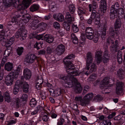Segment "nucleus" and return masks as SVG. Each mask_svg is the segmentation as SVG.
Segmentation results:
<instances>
[{
  "label": "nucleus",
  "instance_id": "obj_6",
  "mask_svg": "<svg viewBox=\"0 0 125 125\" xmlns=\"http://www.w3.org/2000/svg\"><path fill=\"white\" fill-rule=\"evenodd\" d=\"M74 20V18L73 17H71L70 13L66 12L64 21L63 23V26L66 30L68 31L70 30V24Z\"/></svg>",
  "mask_w": 125,
  "mask_h": 125
},
{
  "label": "nucleus",
  "instance_id": "obj_47",
  "mask_svg": "<svg viewBox=\"0 0 125 125\" xmlns=\"http://www.w3.org/2000/svg\"><path fill=\"white\" fill-rule=\"evenodd\" d=\"M28 97V96L26 94H23L21 99L22 101H25L27 100Z\"/></svg>",
  "mask_w": 125,
  "mask_h": 125
},
{
  "label": "nucleus",
  "instance_id": "obj_13",
  "mask_svg": "<svg viewBox=\"0 0 125 125\" xmlns=\"http://www.w3.org/2000/svg\"><path fill=\"white\" fill-rule=\"evenodd\" d=\"M31 0H23L22 4L18 6V8H20V10L26 8L30 4Z\"/></svg>",
  "mask_w": 125,
  "mask_h": 125
},
{
  "label": "nucleus",
  "instance_id": "obj_4",
  "mask_svg": "<svg viewBox=\"0 0 125 125\" xmlns=\"http://www.w3.org/2000/svg\"><path fill=\"white\" fill-rule=\"evenodd\" d=\"M85 35L88 39L93 40L94 43H97L98 41V35L94 33V30L91 27H88L86 28Z\"/></svg>",
  "mask_w": 125,
  "mask_h": 125
},
{
  "label": "nucleus",
  "instance_id": "obj_19",
  "mask_svg": "<svg viewBox=\"0 0 125 125\" xmlns=\"http://www.w3.org/2000/svg\"><path fill=\"white\" fill-rule=\"evenodd\" d=\"M23 74L24 78L26 80L29 79L31 76V71L27 68H25L23 72Z\"/></svg>",
  "mask_w": 125,
  "mask_h": 125
},
{
  "label": "nucleus",
  "instance_id": "obj_32",
  "mask_svg": "<svg viewBox=\"0 0 125 125\" xmlns=\"http://www.w3.org/2000/svg\"><path fill=\"white\" fill-rule=\"evenodd\" d=\"M69 9L70 12L72 13H73L75 10V7L74 5L73 4H70L69 6Z\"/></svg>",
  "mask_w": 125,
  "mask_h": 125
},
{
  "label": "nucleus",
  "instance_id": "obj_46",
  "mask_svg": "<svg viewBox=\"0 0 125 125\" xmlns=\"http://www.w3.org/2000/svg\"><path fill=\"white\" fill-rule=\"evenodd\" d=\"M53 26L54 28L57 29H59L60 28V25L59 23L57 22H54L53 24Z\"/></svg>",
  "mask_w": 125,
  "mask_h": 125
},
{
  "label": "nucleus",
  "instance_id": "obj_25",
  "mask_svg": "<svg viewBox=\"0 0 125 125\" xmlns=\"http://www.w3.org/2000/svg\"><path fill=\"white\" fill-rule=\"evenodd\" d=\"M96 15L94 19V21L95 25H97L100 27V18L99 14L95 12Z\"/></svg>",
  "mask_w": 125,
  "mask_h": 125
},
{
  "label": "nucleus",
  "instance_id": "obj_12",
  "mask_svg": "<svg viewBox=\"0 0 125 125\" xmlns=\"http://www.w3.org/2000/svg\"><path fill=\"white\" fill-rule=\"evenodd\" d=\"M123 85V83L121 82L117 81L116 84V94H120L122 92Z\"/></svg>",
  "mask_w": 125,
  "mask_h": 125
},
{
  "label": "nucleus",
  "instance_id": "obj_3",
  "mask_svg": "<svg viewBox=\"0 0 125 125\" xmlns=\"http://www.w3.org/2000/svg\"><path fill=\"white\" fill-rule=\"evenodd\" d=\"M107 34L111 38L109 37L107 41V42L109 43L110 41L112 43V45L110 46V49L111 51H115L117 52L118 50V42L117 40L115 41V44H114L113 41L111 39V38H115V32L113 28H109V30L107 32Z\"/></svg>",
  "mask_w": 125,
  "mask_h": 125
},
{
  "label": "nucleus",
  "instance_id": "obj_29",
  "mask_svg": "<svg viewBox=\"0 0 125 125\" xmlns=\"http://www.w3.org/2000/svg\"><path fill=\"white\" fill-rule=\"evenodd\" d=\"M85 38L83 34L81 33L80 39V43L81 46H82L85 43Z\"/></svg>",
  "mask_w": 125,
  "mask_h": 125
},
{
  "label": "nucleus",
  "instance_id": "obj_45",
  "mask_svg": "<svg viewBox=\"0 0 125 125\" xmlns=\"http://www.w3.org/2000/svg\"><path fill=\"white\" fill-rule=\"evenodd\" d=\"M9 2L10 3V5L8 3V7H9L10 5L12 6H15L16 4V3L15 2V0H9Z\"/></svg>",
  "mask_w": 125,
  "mask_h": 125
},
{
  "label": "nucleus",
  "instance_id": "obj_38",
  "mask_svg": "<svg viewBox=\"0 0 125 125\" xmlns=\"http://www.w3.org/2000/svg\"><path fill=\"white\" fill-rule=\"evenodd\" d=\"M106 28H104L103 30L101 31L100 32V35L101 36V38H104L106 35Z\"/></svg>",
  "mask_w": 125,
  "mask_h": 125
},
{
  "label": "nucleus",
  "instance_id": "obj_42",
  "mask_svg": "<svg viewBox=\"0 0 125 125\" xmlns=\"http://www.w3.org/2000/svg\"><path fill=\"white\" fill-rule=\"evenodd\" d=\"M72 27L73 31L74 32L76 33L78 31L79 29L77 25L73 24Z\"/></svg>",
  "mask_w": 125,
  "mask_h": 125
},
{
  "label": "nucleus",
  "instance_id": "obj_48",
  "mask_svg": "<svg viewBox=\"0 0 125 125\" xmlns=\"http://www.w3.org/2000/svg\"><path fill=\"white\" fill-rule=\"evenodd\" d=\"M2 3L4 7L7 8L8 7V0H2Z\"/></svg>",
  "mask_w": 125,
  "mask_h": 125
},
{
  "label": "nucleus",
  "instance_id": "obj_1",
  "mask_svg": "<svg viewBox=\"0 0 125 125\" xmlns=\"http://www.w3.org/2000/svg\"><path fill=\"white\" fill-rule=\"evenodd\" d=\"M74 57V55L71 54L66 57L63 60L67 72L69 74L68 77L64 75L61 74L58 75V77L63 80H67L66 83L64 85L65 87L70 88L74 86V85H75V91L77 93H79L81 92L83 88L80 83L78 82L77 79L73 76L79 75L81 72L74 68V65L69 60Z\"/></svg>",
  "mask_w": 125,
  "mask_h": 125
},
{
  "label": "nucleus",
  "instance_id": "obj_7",
  "mask_svg": "<svg viewBox=\"0 0 125 125\" xmlns=\"http://www.w3.org/2000/svg\"><path fill=\"white\" fill-rule=\"evenodd\" d=\"M97 7L96 3L94 1L93 2V6L91 4H90L89 5V11H91L92 10L93 11L89 19L87 21L89 24H91L92 22V20L94 21V19L95 17L96 14L95 10H94L96 9Z\"/></svg>",
  "mask_w": 125,
  "mask_h": 125
},
{
  "label": "nucleus",
  "instance_id": "obj_54",
  "mask_svg": "<svg viewBox=\"0 0 125 125\" xmlns=\"http://www.w3.org/2000/svg\"><path fill=\"white\" fill-rule=\"evenodd\" d=\"M55 7V4L54 2H52L51 4L49 3V7L50 9L53 8H54Z\"/></svg>",
  "mask_w": 125,
  "mask_h": 125
},
{
  "label": "nucleus",
  "instance_id": "obj_43",
  "mask_svg": "<svg viewBox=\"0 0 125 125\" xmlns=\"http://www.w3.org/2000/svg\"><path fill=\"white\" fill-rule=\"evenodd\" d=\"M124 10L122 8H120L118 10H118H117V13L118 14L117 15V17L118 15H123L124 13Z\"/></svg>",
  "mask_w": 125,
  "mask_h": 125
},
{
  "label": "nucleus",
  "instance_id": "obj_27",
  "mask_svg": "<svg viewBox=\"0 0 125 125\" xmlns=\"http://www.w3.org/2000/svg\"><path fill=\"white\" fill-rule=\"evenodd\" d=\"M121 20L119 19L117 20L115 23V31L116 30V29L120 28L121 27Z\"/></svg>",
  "mask_w": 125,
  "mask_h": 125
},
{
  "label": "nucleus",
  "instance_id": "obj_64",
  "mask_svg": "<svg viewBox=\"0 0 125 125\" xmlns=\"http://www.w3.org/2000/svg\"><path fill=\"white\" fill-rule=\"evenodd\" d=\"M89 87L88 86H85L84 89V92L85 91H87L88 90V89H89Z\"/></svg>",
  "mask_w": 125,
  "mask_h": 125
},
{
  "label": "nucleus",
  "instance_id": "obj_36",
  "mask_svg": "<svg viewBox=\"0 0 125 125\" xmlns=\"http://www.w3.org/2000/svg\"><path fill=\"white\" fill-rule=\"evenodd\" d=\"M23 50V47H19L17 49V52L18 55H21L22 53Z\"/></svg>",
  "mask_w": 125,
  "mask_h": 125
},
{
  "label": "nucleus",
  "instance_id": "obj_49",
  "mask_svg": "<svg viewBox=\"0 0 125 125\" xmlns=\"http://www.w3.org/2000/svg\"><path fill=\"white\" fill-rule=\"evenodd\" d=\"M13 64L8 62V71H11L13 68Z\"/></svg>",
  "mask_w": 125,
  "mask_h": 125
},
{
  "label": "nucleus",
  "instance_id": "obj_63",
  "mask_svg": "<svg viewBox=\"0 0 125 125\" xmlns=\"http://www.w3.org/2000/svg\"><path fill=\"white\" fill-rule=\"evenodd\" d=\"M57 116V114H52L51 116L53 118H56Z\"/></svg>",
  "mask_w": 125,
  "mask_h": 125
},
{
  "label": "nucleus",
  "instance_id": "obj_21",
  "mask_svg": "<svg viewBox=\"0 0 125 125\" xmlns=\"http://www.w3.org/2000/svg\"><path fill=\"white\" fill-rule=\"evenodd\" d=\"M53 17L56 20L60 21H62L64 20V17L61 13H57L54 14Z\"/></svg>",
  "mask_w": 125,
  "mask_h": 125
},
{
  "label": "nucleus",
  "instance_id": "obj_37",
  "mask_svg": "<svg viewBox=\"0 0 125 125\" xmlns=\"http://www.w3.org/2000/svg\"><path fill=\"white\" fill-rule=\"evenodd\" d=\"M28 15H24L23 14V15H22L23 17H26V18L25 19H24L22 20V23L24 22L25 23H26L29 21L30 19V18Z\"/></svg>",
  "mask_w": 125,
  "mask_h": 125
},
{
  "label": "nucleus",
  "instance_id": "obj_44",
  "mask_svg": "<svg viewBox=\"0 0 125 125\" xmlns=\"http://www.w3.org/2000/svg\"><path fill=\"white\" fill-rule=\"evenodd\" d=\"M41 108L40 106H38L36 108V109L32 112L31 113L32 115H33L36 114L38 112V111L40 110V108Z\"/></svg>",
  "mask_w": 125,
  "mask_h": 125
},
{
  "label": "nucleus",
  "instance_id": "obj_23",
  "mask_svg": "<svg viewBox=\"0 0 125 125\" xmlns=\"http://www.w3.org/2000/svg\"><path fill=\"white\" fill-rule=\"evenodd\" d=\"M21 84L20 83V81H17L16 82L13 91V93L14 94H16L18 93L19 91V89L21 87Z\"/></svg>",
  "mask_w": 125,
  "mask_h": 125
},
{
  "label": "nucleus",
  "instance_id": "obj_60",
  "mask_svg": "<svg viewBox=\"0 0 125 125\" xmlns=\"http://www.w3.org/2000/svg\"><path fill=\"white\" fill-rule=\"evenodd\" d=\"M45 53V51L43 50H41L39 52V54H44Z\"/></svg>",
  "mask_w": 125,
  "mask_h": 125
},
{
  "label": "nucleus",
  "instance_id": "obj_2",
  "mask_svg": "<svg viewBox=\"0 0 125 125\" xmlns=\"http://www.w3.org/2000/svg\"><path fill=\"white\" fill-rule=\"evenodd\" d=\"M87 59L86 60V66L85 68L83 70V72L85 73V75H89L88 73H87L90 69L89 72L90 73L94 72L96 69V66L94 64L91 65L93 62V58L92 54L90 53H88L87 54Z\"/></svg>",
  "mask_w": 125,
  "mask_h": 125
},
{
  "label": "nucleus",
  "instance_id": "obj_55",
  "mask_svg": "<svg viewBox=\"0 0 125 125\" xmlns=\"http://www.w3.org/2000/svg\"><path fill=\"white\" fill-rule=\"evenodd\" d=\"M64 121V120L62 118L60 119V120L58 122V125H61L63 124Z\"/></svg>",
  "mask_w": 125,
  "mask_h": 125
},
{
  "label": "nucleus",
  "instance_id": "obj_34",
  "mask_svg": "<svg viewBox=\"0 0 125 125\" xmlns=\"http://www.w3.org/2000/svg\"><path fill=\"white\" fill-rule=\"evenodd\" d=\"M39 8L38 5L34 4L31 7L30 10L31 11H34L38 10Z\"/></svg>",
  "mask_w": 125,
  "mask_h": 125
},
{
  "label": "nucleus",
  "instance_id": "obj_50",
  "mask_svg": "<svg viewBox=\"0 0 125 125\" xmlns=\"http://www.w3.org/2000/svg\"><path fill=\"white\" fill-rule=\"evenodd\" d=\"M43 37V35H37L35 37L36 39L38 40H42V38Z\"/></svg>",
  "mask_w": 125,
  "mask_h": 125
},
{
  "label": "nucleus",
  "instance_id": "obj_62",
  "mask_svg": "<svg viewBox=\"0 0 125 125\" xmlns=\"http://www.w3.org/2000/svg\"><path fill=\"white\" fill-rule=\"evenodd\" d=\"M95 98L98 100H100L102 98L101 96L99 95H97L95 97Z\"/></svg>",
  "mask_w": 125,
  "mask_h": 125
},
{
  "label": "nucleus",
  "instance_id": "obj_59",
  "mask_svg": "<svg viewBox=\"0 0 125 125\" xmlns=\"http://www.w3.org/2000/svg\"><path fill=\"white\" fill-rule=\"evenodd\" d=\"M109 111L108 109L107 108L105 107L104 109L103 113L104 114H107L108 113Z\"/></svg>",
  "mask_w": 125,
  "mask_h": 125
},
{
  "label": "nucleus",
  "instance_id": "obj_11",
  "mask_svg": "<svg viewBox=\"0 0 125 125\" xmlns=\"http://www.w3.org/2000/svg\"><path fill=\"white\" fill-rule=\"evenodd\" d=\"M46 26V24L43 23H40L39 24L36 23L33 24L32 28L33 29H35L38 28L39 30V32H40L45 29Z\"/></svg>",
  "mask_w": 125,
  "mask_h": 125
},
{
  "label": "nucleus",
  "instance_id": "obj_9",
  "mask_svg": "<svg viewBox=\"0 0 125 125\" xmlns=\"http://www.w3.org/2000/svg\"><path fill=\"white\" fill-rule=\"evenodd\" d=\"M119 7V5L118 2H116L114 5H112L110 9V18L112 19H114L116 18L117 16V9L115 8V7L118 8Z\"/></svg>",
  "mask_w": 125,
  "mask_h": 125
},
{
  "label": "nucleus",
  "instance_id": "obj_30",
  "mask_svg": "<svg viewBox=\"0 0 125 125\" xmlns=\"http://www.w3.org/2000/svg\"><path fill=\"white\" fill-rule=\"evenodd\" d=\"M20 83L22 84L21 85V87L22 84L23 85V91L25 93L27 92L29 88V85L28 83H24L23 84Z\"/></svg>",
  "mask_w": 125,
  "mask_h": 125
},
{
  "label": "nucleus",
  "instance_id": "obj_18",
  "mask_svg": "<svg viewBox=\"0 0 125 125\" xmlns=\"http://www.w3.org/2000/svg\"><path fill=\"white\" fill-rule=\"evenodd\" d=\"M27 31L25 30H23L22 32V33L18 32L16 35L17 38L20 37V39L22 41L24 40L26 37Z\"/></svg>",
  "mask_w": 125,
  "mask_h": 125
},
{
  "label": "nucleus",
  "instance_id": "obj_41",
  "mask_svg": "<svg viewBox=\"0 0 125 125\" xmlns=\"http://www.w3.org/2000/svg\"><path fill=\"white\" fill-rule=\"evenodd\" d=\"M16 122V120L14 119H10L8 121V125H12L15 124Z\"/></svg>",
  "mask_w": 125,
  "mask_h": 125
},
{
  "label": "nucleus",
  "instance_id": "obj_17",
  "mask_svg": "<svg viewBox=\"0 0 125 125\" xmlns=\"http://www.w3.org/2000/svg\"><path fill=\"white\" fill-rule=\"evenodd\" d=\"M8 43H7V42L4 45H5L6 49L4 51L3 54L4 57L2 59V60L1 61V63L2 66H3L5 63L6 62L8 58V52L7 51V50L8 49Z\"/></svg>",
  "mask_w": 125,
  "mask_h": 125
},
{
  "label": "nucleus",
  "instance_id": "obj_53",
  "mask_svg": "<svg viewBox=\"0 0 125 125\" xmlns=\"http://www.w3.org/2000/svg\"><path fill=\"white\" fill-rule=\"evenodd\" d=\"M20 15H17L16 16H14V17H13V18L12 19V21L13 22H16V20H17L16 19V17H17V18H19L20 17Z\"/></svg>",
  "mask_w": 125,
  "mask_h": 125
},
{
  "label": "nucleus",
  "instance_id": "obj_33",
  "mask_svg": "<svg viewBox=\"0 0 125 125\" xmlns=\"http://www.w3.org/2000/svg\"><path fill=\"white\" fill-rule=\"evenodd\" d=\"M43 44L42 42H36L35 44H34V48L38 50L40 48V47H42V46Z\"/></svg>",
  "mask_w": 125,
  "mask_h": 125
},
{
  "label": "nucleus",
  "instance_id": "obj_8",
  "mask_svg": "<svg viewBox=\"0 0 125 125\" xmlns=\"http://www.w3.org/2000/svg\"><path fill=\"white\" fill-rule=\"evenodd\" d=\"M21 71L20 67L19 66L17 67V69L15 71L16 73H15V76L14 75V73H13L12 72V73H10L9 74H8V86H11L12 85L14 77H16L20 72H21Z\"/></svg>",
  "mask_w": 125,
  "mask_h": 125
},
{
  "label": "nucleus",
  "instance_id": "obj_56",
  "mask_svg": "<svg viewBox=\"0 0 125 125\" xmlns=\"http://www.w3.org/2000/svg\"><path fill=\"white\" fill-rule=\"evenodd\" d=\"M96 77V75L95 74H93L92 75L90 76V77L88 78V80L90 81H93V79H94Z\"/></svg>",
  "mask_w": 125,
  "mask_h": 125
},
{
  "label": "nucleus",
  "instance_id": "obj_22",
  "mask_svg": "<svg viewBox=\"0 0 125 125\" xmlns=\"http://www.w3.org/2000/svg\"><path fill=\"white\" fill-rule=\"evenodd\" d=\"M58 54L61 55L65 51V47L62 44H61L58 45L56 49Z\"/></svg>",
  "mask_w": 125,
  "mask_h": 125
},
{
  "label": "nucleus",
  "instance_id": "obj_15",
  "mask_svg": "<svg viewBox=\"0 0 125 125\" xmlns=\"http://www.w3.org/2000/svg\"><path fill=\"white\" fill-rule=\"evenodd\" d=\"M36 83V87L38 90H40L42 84L43 83L42 76L39 75L37 77Z\"/></svg>",
  "mask_w": 125,
  "mask_h": 125
},
{
  "label": "nucleus",
  "instance_id": "obj_16",
  "mask_svg": "<svg viewBox=\"0 0 125 125\" xmlns=\"http://www.w3.org/2000/svg\"><path fill=\"white\" fill-rule=\"evenodd\" d=\"M36 58L37 57L34 54L27 56L25 59V62L28 63H31L33 62Z\"/></svg>",
  "mask_w": 125,
  "mask_h": 125
},
{
  "label": "nucleus",
  "instance_id": "obj_52",
  "mask_svg": "<svg viewBox=\"0 0 125 125\" xmlns=\"http://www.w3.org/2000/svg\"><path fill=\"white\" fill-rule=\"evenodd\" d=\"M4 96L5 101L8 102V92H7L4 93Z\"/></svg>",
  "mask_w": 125,
  "mask_h": 125
},
{
  "label": "nucleus",
  "instance_id": "obj_26",
  "mask_svg": "<svg viewBox=\"0 0 125 125\" xmlns=\"http://www.w3.org/2000/svg\"><path fill=\"white\" fill-rule=\"evenodd\" d=\"M108 52V51L107 50H105L104 52L102 60L103 62L104 63L108 62L109 60V56Z\"/></svg>",
  "mask_w": 125,
  "mask_h": 125
},
{
  "label": "nucleus",
  "instance_id": "obj_39",
  "mask_svg": "<svg viewBox=\"0 0 125 125\" xmlns=\"http://www.w3.org/2000/svg\"><path fill=\"white\" fill-rule=\"evenodd\" d=\"M118 61L119 64H120L123 61V59L121 54H119V52H118V55L117 57Z\"/></svg>",
  "mask_w": 125,
  "mask_h": 125
},
{
  "label": "nucleus",
  "instance_id": "obj_24",
  "mask_svg": "<svg viewBox=\"0 0 125 125\" xmlns=\"http://www.w3.org/2000/svg\"><path fill=\"white\" fill-rule=\"evenodd\" d=\"M44 39L48 42L51 43L53 42L54 38L51 35L46 34L44 36Z\"/></svg>",
  "mask_w": 125,
  "mask_h": 125
},
{
  "label": "nucleus",
  "instance_id": "obj_5",
  "mask_svg": "<svg viewBox=\"0 0 125 125\" xmlns=\"http://www.w3.org/2000/svg\"><path fill=\"white\" fill-rule=\"evenodd\" d=\"M94 96V94L92 93L88 94L84 97V99H82L81 97H76L75 100L77 102H80V104L82 106H85L88 104L90 100L92 99Z\"/></svg>",
  "mask_w": 125,
  "mask_h": 125
},
{
  "label": "nucleus",
  "instance_id": "obj_31",
  "mask_svg": "<svg viewBox=\"0 0 125 125\" xmlns=\"http://www.w3.org/2000/svg\"><path fill=\"white\" fill-rule=\"evenodd\" d=\"M41 116L42 117L43 120L44 121H47L49 118L48 115L46 113L42 112L41 113Z\"/></svg>",
  "mask_w": 125,
  "mask_h": 125
},
{
  "label": "nucleus",
  "instance_id": "obj_10",
  "mask_svg": "<svg viewBox=\"0 0 125 125\" xmlns=\"http://www.w3.org/2000/svg\"><path fill=\"white\" fill-rule=\"evenodd\" d=\"M111 80L108 77H105L103 79L100 84L101 88L103 89H107L109 86H111L113 85L112 84L109 83V81Z\"/></svg>",
  "mask_w": 125,
  "mask_h": 125
},
{
  "label": "nucleus",
  "instance_id": "obj_14",
  "mask_svg": "<svg viewBox=\"0 0 125 125\" xmlns=\"http://www.w3.org/2000/svg\"><path fill=\"white\" fill-rule=\"evenodd\" d=\"M77 9L78 15L79 16L81 20H83V17L82 15L86 14L87 12L81 5L78 6Z\"/></svg>",
  "mask_w": 125,
  "mask_h": 125
},
{
  "label": "nucleus",
  "instance_id": "obj_35",
  "mask_svg": "<svg viewBox=\"0 0 125 125\" xmlns=\"http://www.w3.org/2000/svg\"><path fill=\"white\" fill-rule=\"evenodd\" d=\"M37 104L36 100L34 98L32 99L30 102V105L32 107H34Z\"/></svg>",
  "mask_w": 125,
  "mask_h": 125
},
{
  "label": "nucleus",
  "instance_id": "obj_28",
  "mask_svg": "<svg viewBox=\"0 0 125 125\" xmlns=\"http://www.w3.org/2000/svg\"><path fill=\"white\" fill-rule=\"evenodd\" d=\"M71 37L73 43L74 44H77L78 42V39L75 36V34L72 33L71 34Z\"/></svg>",
  "mask_w": 125,
  "mask_h": 125
},
{
  "label": "nucleus",
  "instance_id": "obj_61",
  "mask_svg": "<svg viewBox=\"0 0 125 125\" xmlns=\"http://www.w3.org/2000/svg\"><path fill=\"white\" fill-rule=\"evenodd\" d=\"M3 100V97L1 94V93L0 91V102H2Z\"/></svg>",
  "mask_w": 125,
  "mask_h": 125
},
{
  "label": "nucleus",
  "instance_id": "obj_51",
  "mask_svg": "<svg viewBox=\"0 0 125 125\" xmlns=\"http://www.w3.org/2000/svg\"><path fill=\"white\" fill-rule=\"evenodd\" d=\"M16 104L17 106V107H19V104H20L21 102L19 100V98H17L16 100Z\"/></svg>",
  "mask_w": 125,
  "mask_h": 125
},
{
  "label": "nucleus",
  "instance_id": "obj_20",
  "mask_svg": "<svg viewBox=\"0 0 125 125\" xmlns=\"http://www.w3.org/2000/svg\"><path fill=\"white\" fill-rule=\"evenodd\" d=\"M102 53V52L100 50H97L95 53V59L97 64L100 63L101 61Z\"/></svg>",
  "mask_w": 125,
  "mask_h": 125
},
{
  "label": "nucleus",
  "instance_id": "obj_57",
  "mask_svg": "<svg viewBox=\"0 0 125 125\" xmlns=\"http://www.w3.org/2000/svg\"><path fill=\"white\" fill-rule=\"evenodd\" d=\"M123 72H124L122 71V69H120L117 71L118 75L119 76L120 75H122L123 74Z\"/></svg>",
  "mask_w": 125,
  "mask_h": 125
},
{
  "label": "nucleus",
  "instance_id": "obj_40",
  "mask_svg": "<svg viewBox=\"0 0 125 125\" xmlns=\"http://www.w3.org/2000/svg\"><path fill=\"white\" fill-rule=\"evenodd\" d=\"M14 41V39L13 38H11L8 41V46L11 45L13 43ZM9 47V49L8 48V50L11 49V47H9L8 46V48Z\"/></svg>",
  "mask_w": 125,
  "mask_h": 125
},
{
  "label": "nucleus",
  "instance_id": "obj_58",
  "mask_svg": "<svg viewBox=\"0 0 125 125\" xmlns=\"http://www.w3.org/2000/svg\"><path fill=\"white\" fill-rule=\"evenodd\" d=\"M116 115V113L115 112H113L110 115L108 116V117L109 119H111L114 116Z\"/></svg>",
  "mask_w": 125,
  "mask_h": 125
}]
</instances>
